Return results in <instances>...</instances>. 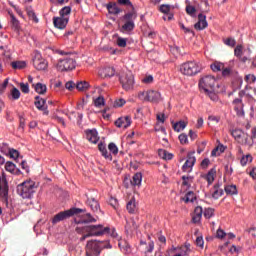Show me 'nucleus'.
<instances>
[{"instance_id":"1","label":"nucleus","mask_w":256,"mask_h":256,"mask_svg":"<svg viewBox=\"0 0 256 256\" xmlns=\"http://www.w3.org/2000/svg\"><path fill=\"white\" fill-rule=\"evenodd\" d=\"M103 249H113V246L111 243H109V240H90L86 244V256H100Z\"/></svg>"},{"instance_id":"2","label":"nucleus","mask_w":256,"mask_h":256,"mask_svg":"<svg viewBox=\"0 0 256 256\" xmlns=\"http://www.w3.org/2000/svg\"><path fill=\"white\" fill-rule=\"evenodd\" d=\"M86 211V209L72 207L68 210L61 211L54 215V217L51 220V223L52 225H57V223H61V221L71 219V217H73L74 215H79V213H85Z\"/></svg>"},{"instance_id":"3","label":"nucleus","mask_w":256,"mask_h":256,"mask_svg":"<svg viewBox=\"0 0 256 256\" xmlns=\"http://www.w3.org/2000/svg\"><path fill=\"white\" fill-rule=\"evenodd\" d=\"M124 24L120 27V33H125L126 35H131L135 30V20L137 15L134 12H128L122 16Z\"/></svg>"},{"instance_id":"4","label":"nucleus","mask_w":256,"mask_h":256,"mask_svg":"<svg viewBox=\"0 0 256 256\" xmlns=\"http://www.w3.org/2000/svg\"><path fill=\"white\" fill-rule=\"evenodd\" d=\"M180 72L182 75H187L188 77H193L197 73H201V66L195 61H188L180 66Z\"/></svg>"},{"instance_id":"5","label":"nucleus","mask_w":256,"mask_h":256,"mask_svg":"<svg viewBox=\"0 0 256 256\" xmlns=\"http://www.w3.org/2000/svg\"><path fill=\"white\" fill-rule=\"evenodd\" d=\"M16 192L22 199H31L35 193V185L31 182H23L17 186Z\"/></svg>"},{"instance_id":"6","label":"nucleus","mask_w":256,"mask_h":256,"mask_svg":"<svg viewBox=\"0 0 256 256\" xmlns=\"http://www.w3.org/2000/svg\"><path fill=\"white\" fill-rule=\"evenodd\" d=\"M119 81L125 91H131L135 85V76L131 71L124 72L119 76Z\"/></svg>"},{"instance_id":"7","label":"nucleus","mask_w":256,"mask_h":256,"mask_svg":"<svg viewBox=\"0 0 256 256\" xmlns=\"http://www.w3.org/2000/svg\"><path fill=\"white\" fill-rule=\"evenodd\" d=\"M109 231V227H104L101 224L86 226V233H89L90 237H101L103 235H107Z\"/></svg>"},{"instance_id":"8","label":"nucleus","mask_w":256,"mask_h":256,"mask_svg":"<svg viewBox=\"0 0 256 256\" xmlns=\"http://www.w3.org/2000/svg\"><path fill=\"white\" fill-rule=\"evenodd\" d=\"M32 63L37 71H45V69H47V67L49 66L47 60L43 58L41 52H39L38 50H35L33 53Z\"/></svg>"},{"instance_id":"9","label":"nucleus","mask_w":256,"mask_h":256,"mask_svg":"<svg viewBox=\"0 0 256 256\" xmlns=\"http://www.w3.org/2000/svg\"><path fill=\"white\" fill-rule=\"evenodd\" d=\"M75 67H77V62L75 61V59L70 58V57H66L64 59H60L57 63V70L58 71H73V69H75Z\"/></svg>"},{"instance_id":"10","label":"nucleus","mask_w":256,"mask_h":256,"mask_svg":"<svg viewBox=\"0 0 256 256\" xmlns=\"http://www.w3.org/2000/svg\"><path fill=\"white\" fill-rule=\"evenodd\" d=\"M215 83H217V80L215 77L211 75L204 76L200 81H199V88L202 91H209L212 89H215Z\"/></svg>"},{"instance_id":"11","label":"nucleus","mask_w":256,"mask_h":256,"mask_svg":"<svg viewBox=\"0 0 256 256\" xmlns=\"http://www.w3.org/2000/svg\"><path fill=\"white\" fill-rule=\"evenodd\" d=\"M245 95L244 91L239 92V98L233 100L232 104L234 105V111L236 112L237 117H245V104H243V96Z\"/></svg>"},{"instance_id":"12","label":"nucleus","mask_w":256,"mask_h":256,"mask_svg":"<svg viewBox=\"0 0 256 256\" xmlns=\"http://www.w3.org/2000/svg\"><path fill=\"white\" fill-rule=\"evenodd\" d=\"M0 200L5 205H9V182H7V178H2V186L0 189Z\"/></svg>"},{"instance_id":"13","label":"nucleus","mask_w":256,"mask_h":256,"mask_svg":"<svg viewBox=\"0 0 256 256\" xmlns=\"http://www.w3.org/2000/svg\"><path fill=\"white\" fill-rule=\"evenodd\" d=\"M196 162H197V158H195V156L189 154L187 156L185 163L182 166V171L184 173H191V171H193V167Z\"/></svg>"},{"instance_id":"14","label":"nucleus","mask_w":256,"mask_h":256,"mask_svg":"<svg viewBox=\"0 0 256 256\" xmlns=\"http://www.w3.org/2000/svg\"><path fill=\"white\" fill-rule=\"evenodd\" d=\"M208 26L207 16L203 13L198 14V22L194 24V29H196V31H203V29H207Z\"/></svg>"},{"instance_id":"15","label":"nucleus","mask_w":256,"mask_h":256,"mask_svg":"<svg viewBox=\"0 0 256 256\" xmlns=\"http://www.w3.org/2000/svg\"><path fill=\"white\" fill-rule=\"evenodd\" d=\"M116 127L121 129H127V127H131V117L125 116V117H120L115 121Z\"/></svg>"},{"instance_id":"16","label":"nucleus","mask_w":256,"mask_h":256,"mask_svg":"<svg viewBox=\"0 0 256 256\" xmlns=\"http://www.w3.org/2000/svg\"><path fill=\"white\" fill-rule=\"evenodd\" d=\"M98 150L100 151L102 157L106 159L107 161H113V156L109 151L107 150V145L104 142H100L98 144Z\"/></svg>"},{"instance_id":"17","label":"nucleus","mask_w":256,"mask_h":256,"mask_svg":"<svg viewBox=\"0 0 256 256\" xmlns=\"http://www.w3.org/2000/svg\"><path fill=\"white\" fill-rule=\"evenodd\" d=\"M54 27L56 29H65L67 27V24L69 23V18H63V17H54L53 18Z\"/></svg>"},{"instance_id":"18","label":"nucleus","mask_w":256,"mask_h":256,"mask_svg":"<svg viewBox=\"0 0 256 256\" xmlns=\"http://www.w3.org/2000/svg\"><path fill=\"white\" fill-rule=\"evenodd\" d=\"M34 105L38 111H47V100L41 96L35 97Z\"/></svg>"},{"instance_id":"19","label":"nucleus","mask_w":256,"mask_h":256,"mask_svg":"<svg viewBox=\"0 0 256 256\" xmlns=\"http://www.w3.org/2000/svg\"><path fill=\"white\" fill-rule=\"evenodd\" d=\"M86 203L94 213L101 211V205L95 198H87Z\"/></svg>"},{"instance_id":"20","label":"nucleus","mask_w":256,"mask_h":256,"mask_svg":"<svg viewBox=\"0 0 256 256\" xmlns=\"http://www.w3.org/2000/svg\"><path fill=\"white\" fill-rule=\"evenodd\" d=\"M100 76L104 79H111V77H115V68L111 66H106L100 71Z\"/></svg>"},{"instance_id":"21","label":"nucleus","mask_w":256,"mask_h":256,"mask_svg":"<svg viewBox=\"0 0 256 256\" xmlns=\"http://www.w3.org/2000/svg\"><path fill=\"white\" fill-rule=\"evenodd\" d=\"M161 101V93L155 90H148V102L159 103Z\"/></svg>"},{"instance_id":"22","label":"nucleus","mask_w":256,"mask_h":256,"mask_svg":"<svg viewBox=\"0 0 256 256\" xmlns=\"http://www.w3.org/2000/svg\"><path fill=\"white\" fill-rule=\"evenodd\" d=\"M86 139L90 141V143H98L99 141V136L97 129H92V130H86Z\"/></svg>"},{"instance_id":"23","label":"nucleus","mask_w":256,"mask_h":256,"mask_svg":"<svg viewBox=\"0 0 256 256\" xmlns=\"http://www.w3.org/2000/svg\"><path fill=\"white\" fill-rule=\"evenodd\" d=\"M86 217L84 219H74V223H76V225H83V224H87V223H96L97 219H95L94 217H92L91 213H86Z\"/></svg>"},{"instance_id":"24","label":"nucleus","mask_w":256,"mask_h":256,"mask_svg":"<svg viewBox=\"0 0 256 256\" xmlns=\"http://www.w3.org/2000/svg\"><path fill=\"white\" fill-rule=\"evenodd\" d=\"M142 181L143 174L141 172H137L133 175L132 180H130V183L133 187H140Z\"/></svg>"},{"instance_id":"25","label":"nucleus","mask_w":256,"mask_h":256,"mask_svg":"<svg viewBox=\"0 0 256 256\" xmlns=\"http://www.w3.org/2000/svg\"><path fill=\"white\" fill-rule=\"evenodd\" d=\"M32 87L39 95H45L47 93V85L41 82L33 84Z\"/></svg>"},{"instance_id":"26","label":"nucleus","mask_w":256,"mask_h":256,"mask_svg":"<svg viewBox=\"0 0 256 256\" xmlns=\"http://www.w3.org/2000/svg\"><path fill=\"white\" fill-rule=\"evenodd\" d=\"M107 9L110 15H119V13H121V8L117 6V3H108Z\"/></svg>"},{"instance_id":"27","label":"nucleus","mask_w":256,"mask_h":256,"mask_svg":"<svg viewBox=\"0 0 256 256\" xmlns=\"http://www.w3.org/2000/svg\"><path fill=\"white\" fill-rule=\"evenodd\" d=\"M217 174V170L212 168L208 171L206 175L203 177L207 180L208 185H213V181H215V175Z\"/></svg>"},{"instance_id":"28","label":"nucleus","mask_w":256,"mask_h":256,"mask_svg":"<svg viewBox=\"0 0 256 256\" xmlns=\"http://www.w3.org/2000/svg\"><path fill=\"white\" fill-rule=\"evenodd\" d=\"M225 149H227V147H225L223 144H219L217 147H215L212 150L211 156L212 157H219V155H221V153H225Z\"/></svg>"},{"instance_id":"29","label":"nucleus","mask_w":256,"mask_h":256,"mask_svg":"<svg viewBox=\"0 0 256 256\" xmlns=\"http://www.w3.org/2000/svg\"><path fill=\"white\" fill-rule=\"evenodd\" d=\"M221 184L217 183L214 185V192L212 193L213 199H219L223 195V189L220 188Z\"/></svg>"},{"instance_id":"30","label":"nucleus","mask_w":256,"mask_h":256,"mask_svg":"<svg viewBox=\"0 0 256 256\" xmlns=\"http://www.w3.org/2000/svg\"><path fill=\"white\" fill-rule=\"evenodd\" d=\"M181 179H182L183 187H187L188 189H190L191 188V183H193L194 177L191 176V175H188V176L184 175V176L181 177Z\"/></svg>"},{"instance_id":"31","label":"nucleus","mask_w":256,"mask_h":256,"mask_svg":"<svg viewBox=\"0 0 256 256\" xmlns=\"http://www.w3.org/2000/svg\"><path fill=\"white\" fill-rule=\"evenodd\" d=\"M27 15L30 21H32L33 23H39V18L37 17V14L35 13L34 9L28 8Z\"/></svg>"},{"instance_id":"32","label":"nucleus","mask_w":256,"mask_h":256,"mask_svg":"<svg viewBox=\"0 0 256 256\" xmlns=\"http://www.w3.org/2000/svg\"><path fill=\"white\" fill-rule=\"evenodd\" d=\"M226 195H237L239 192L237 191L236 185H227L224 188Z\"/></svg>"},{"instance_id":"33","label":"nucleus","mask_w":256,"mask_h":256,"mask_svg":"<svg viewBox=\"0 0 256 256\" xmlns=\"http://www.w3.org/2000/svg\"><path fill=\"white\" fill-rule=\"evenodd\" d=\"M185 127H187V122L181 120L179 122H176L173 125V129L174 131H176L177 133H180V131H183V129H185Z\"/></svg>"},{"instance_id":"34","label":"nucleus","mask_w":256,"mask_h":256,"mask_svg":"<svg viewBox=\"0 0 256 256\" xmlns=\"http://www.w3.org/2000/svg\"><path fill=\"white\" fill-rule=\"evenodd\" d=\"M186 13L187 15H189L190 17H197V8H195V6L188 4L186 6Z\"/></svg>"},{"instance_id":"35","label":"nucleus","mask_w":256,"mask_h":256,"mask_svg":"<svg viewBox=\"0 0 256 256\" xmlns=\"http://www.w3.org/2000/svg\"><path fill=\"white\" fill-rule=\"evenodd\" d=\"M126 209L128 213H135V209H137V205L135 204V198H132L126 205Z\"/></svg>"},{"instance_id":"36","label":"nucleus","mask_w":256,"mask_h":256,"mask_svg":"<svg viewBox=\"0 0 256 256\" xmlns=\"http://www.w3.org/2000/svg\"><path fill=\"white\" fill-rule=\"evenodd\" d=\"M11 67L14 69H25L27 67L26 61H13L11 62Z\"/></svg>"},{"instance_id":"37","label":"nucleus","mask_w":256,"mask_h":256,"mask_svg":"<svg viewBox=\"0 0 256 256\" xmlns=\"http://www.w3.org/2000/svg\"><path fill=\"white\" fill-rule=\"evenodd\" d=\"M10 97L12 101H17L21 97V92L16 87H13L10 91Z\"/></svg>"},{"instance_id":"38","label":"nucleus","mask_w":256,"mask_h":256,"mask_svg":"<svg viewBox=\"0 0 256 256\" xmlns=\"http://www.w3.org/2000/svg\"><path fill=\"white\" fill-rule=\"evenodd\" d=\"M89 82L87 81H80L76 83V89L78 91H86V89H89Z\"/></svg>"},{"instance_id":"39","label":"nucleus","mask_w":256,"mask_h":256,"mask_svg":"<svg viewBox=\"0 0 256 256\" xmlns=\"http://www.w3.org/2000/svg\"><path fill=\"white\" fill-rule=\"evenodd\" d=\"M195 199H197V197L195 196L193 191H189L184 197L185 203H194Z\"/></svg>"},{"instance_id":"40","label":"nucleus","mask_w":256,"mask_h":256,"mask_svg":"<svg viewBox=\"0 0 256 256\" xmlns=\"http://www.w3.org/2000/svg\"><path fill=\"white\" fill-rule=\"evenodd\" d=\"M205 219H211V217H215V209L206 208L203 212Z\"/></svg>"},{"instance_id":"41","label":"nucleus","mask_w":256,"mask_h":256,"mask_svg":"<svg viewBox=\"0 0 256 256\" xmlns=\"http://www.w3.org/2000/svg\"><path fill=\"white\" fill-rule=\"evenodd\" d=\"M223 43L224 45H227V47H232V48L235 47V45H237V41L233 37L223 39Z\"/></svg>"},{"instance_id":"42","label":"nucleus","mask_w":256,"mask_h":256,"mask_svg":"<svg viewBox=\"0 0 256 256\" xmlns=\"http://www.w3.org/2000/svg\"><path fill=\"white\" fill-rule=\"evenodd\" d=\"M234 55L235 57H238V59H241L243 57V45L238 44L234 49Z\"/></svg>"},{"instance_id":"43","label":"nucleus","mask_w":256,"mask_h":256,"mask_svg":"<svg viewBox=\"0 0 256 256\" xmlns=\"http://www.w3.org/2000/svg\"><path fill=\"white\" fill-rule=\"evenodd\" d=\"M206 95L211 99V101H219V96L215 93V89L204 91Z\"/></svg>"},{"instance_id":"44","label":"nucleus","mask_w":256,"mask_h":256,"mask_svg":"<svg viewBox=\"0 0 256 256\" xmlns=\"http://www.w3.org/2000/svg\"><path fill=\"white\" fill-rule=\"evenodd\" d=\"M59 15L65 18L66 15H71V6H65L59 11Z\"/></svg>"},{"instance_id":"45","label":"nucleus","mask_w":256,"mask_h":256,"mask_svg":"<svg viewBox=\"0 0 256 256\" xmlns=\"http://www.w3.org/2000/svg\"><path fill=\"white\" fill-rule=\"evenodd\" d=\"M231 135H232V137H234V139L236 141H239V139H241V137L243 135V130H241V129H234V130H232Z\"/></svg>"},{"instance_id":"46","label":"nucleus","mask_w":256,"mask_h":256,"mask_svg":"<svg viewBox=\"0 0 256 256\" xmlns=\"http://www.w3.org/2000/svg\"><path fill=\"white\" fill-rule=\"evenodd\" d=\"M160 13H164V15H169L171 11V6L169 4H162L159 7Z\"/></svg>"},{"instance_id":"47","label":"nucleus","mask_w":256,"mask_h":256,"mask_svg":"<svg viewBox=\"0 0 256 256\" xmlns=\"http://www.w3.org/2000/svg\"><path fill=\"white\" fill-rule=\"evenodd\" d=\"M16 165L15 163L11 162V161H7L5 164V169L6 171H8L9 173H14L15 169H16Z\"/></svg>"},{"instance_id":"48","label":"nucleus","mask_w":256,"mask_h":256,"mask_svg":"<svg viewBox=\"0 0 256 256\" xmlns=\"http://www.w3.org/2000/svg\"><path fill=\"white\" fill-rule=\"evenodd\" d=\"M108 149L110 153H112V155H117V153H119V148L117 147L116 143H113V142L109 143Z\"/></svg>"},{"instance_id":"49","label":"nucleus","mask_w":256,"mask_h":256,"mask_svg":"<svg viewBox=\"0 0 256 256\" xmlns=\"http://www.w3.org/2000/svg\"><path fill=\"white\" fill-rule=\"evenodd\" d=\"M223 67V64L220 62H214L213 64L210 65V69L214 72L217 73L221 71V68Z\"/></svg>"},{"instance_id":"50","label":"nucleus","mask_w":256,"mask_h":256,"mask_svg":"<svg viewBox=\"0 0 256 256\" xmlns=\"http://www.w3.org/2000/svg\"><path fill=\"white\" fill-rule=\"evenodd\" d=\"M11 25L15 31L19 29V20L15 17V15H11Z\"/></svg>"},{"instance_id":"51","label":"nucleus","mask_w":256,"mask_h":256,"mask_svg":"<svg viewBox=\"0 0 256 256\" xmlns=\"http://www.w3.org/2000/svg\"><path fill=\"white\" fill-rule=\"evenodd\" d=\"M95 107H103L105 105V98L103 96H99L94 100Z\"/></svg>"},{"instance_id":"52","label":"nucleus","mask_w":256,"mask_h":256,"mask_svg":"<svg viewBox=\"0 0 256 256\" xmlns=\"http://www.w3.org/2000/svg\"><path fill=\"white\" fill-rule=\"evenodd\" d=\"M19 131L23 133L25 131V117L23 115H19Z\"/></svg>"},{"instance_id":"53","label":"nucleus","mask_w":256,"mask_h":256,"mask_svg":"<svg viewBox=\"0 0 256 256\" xmlns=\"http://www.w3.org/2000/svg\"><path fill=\"white\" fill-rule=\"evenodd\" d=\"M118 247L121 249V251H123L125 254H129L131 253V245H129L128 243H125L124 246H122L121 244H118Z\"/></svg>"},{"instance_id":"54","label":"nucleus","mask_w":256,"mask_h":256,"mask_svg":"<svg viewBox=\"0 0 256 256\" xmlns=\"http://www.w3.org/2000/svg\"><path fill=\"white\" fill-rule=\"evenodd\" d=\"M178 139H179L181 145H187V143L189 141V138H188L187 134H184V133L180 134L178 136Z\"/></svg>"},{"instance_id":"55","label":"nucleus","mask_w":256,"mask_h":256,"mask_svg":"<svg viewBox=\"0 0 256 256\" xmlns=\"http://www.w3.org/2000/svg\"><path fill=\"white\" fill-rule=\"evenodd\" d=\"M118 47H127V38L118 37L116 40Z\"/></svg>"},{"instance_id":"56","label":"nucleus","mask_w":256,"mask_h":256,"mask_svg":"<svg viewBox=\"0 0 256 256\" xmlns=\"http://www.w3.org/2000/svg\"><path fill=\"white\" fill-rule=\"evenodd\" d=\"M77 86L75 84V82H73V80H70L68 82L65 83V88L68 90V91H73V89H75Z\"/></svg>"},{"instance_id":"57","label":"nucleus","mask_w":256,"mask_h":256,"mask_svg":"<svg viewBox=\"0 0 256 256\" xmlns=\"http://www.w3.org/2000/svg\"><path fill=\"white\" fill-rule=\"evenodd\" d=\"M8 152H9L11 159H19V151L11 148V149H9Z\"/></svg>"},{"instance_id":"58","label":"nucleus","mask_w":256,"mask_h":256,"mask_svg":"<svg viewBox=\"0 0 256 256\" xmlns=\"http://www.w3.org/2000/svg\"><path fill=\"white\" fill-rule=\"evenodd\" d=\"M138 99L140 101H147L148 102V91H143L138 93Z\"/></svg>"},{"instance_id":"59","label":"nucleus","mask_w":256,"mask_h":256,"mask_svg":"<svg viewBox=\"0 0 256 256\" xmlns=\"http://www.w3.org/2000/svg\"><path fill=\"white\" fill-rule=\"evenodd\" d=\"M216 237L218 239H224L225 237H227V233L223 229L219 228L216 232Z\"/></svg>"},{"instance_id":"60","label":"nucleus","mask_w":256,"mask_h":256,"mask_svg":"<svg viewBox=\"0 0 256 256\" xmlns=\"http://www.w3.org/2000/svg\"><path fill=\"white\" fill-rule=\"evenodd\" d=\"M20 89L22 91V93L28 94L29 93V84L28 83H20Z\"/></svg>"},{"instance_id":"61","label":"nucleus","mask_w":256,"mask_h":256,"mask_svg":"<svg viewBox=\"0 0 256 256\" xmlns=\"http://www.w3.org/2000/svg\"><path fill=\"white\" fill-rule=\"evenodd\" d=\"M125 103H127V101H125V99L119 98L114 101V107H123V105H125Z\"/></svg>"},{"instance_id":"62","label":"nucleus","mask_w":256,"mask_h":256,"mask_svg":"<svg viewBox=\"0 0 256 256\" xmlns=\"http://www.w3.org/2000/svg\"><path fill=\"white\" fill-rule=\"evenodd\" d=\"M194 215H196L197 217H203V207L201 206H197L195 209H194Z\"/></svg>"},{"instance_id":"63","label":"nucleus","mask_w":256,"mask_h":256,"mask_svg":"<svg viewBox=\"0 0 256 256\" xmlns=\"http://www.w3.org/2000/svg\"><path fill=\"white\" fill-rule=\"evenodd\" d=\"M210 164H211V160H209V158H204L201 162V167L202 169H207Z\"/></svg>"},{"instance_id":"64","label":"nucleus","mask_w":256,"mask_h":256,"mask_svg":"<svg viewBox=\"0 0 256 256\" xmlns=\"http://www.w3.org/2000/svg\"><path fill=\"white\" fill-rule=\"evenodd\" d=\"M245 80L247 81V83H255L256 77L254 74H248L246 75Z\"/></svg>"}]
</instances>
